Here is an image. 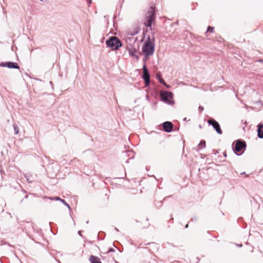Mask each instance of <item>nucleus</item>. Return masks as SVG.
<instances>
[{
  "label": "nucleus",
  "mask_w": 263,
  "mask_h": 263,
  "mask_svg": "<svg viewBox=\"0 0 263 263\" xmlns=\"http://www.w3.org/2000/svg\"><path fill=\"white\" fill-rule=\"evenodd\" d=\"M155 39L153 37L151 39L148 37L147 39L142 46V51L146 57L152 55L155 51Z\"/></svg>",
  "instance_id": "1"
},
{
  "label": "nucleus",
  "mask_w": 263,
  "mask_h": 263,
  "mask_svg": "<svg viewBox=\"0 0 263 263\" xmlns=\"http://www.w3.org/2000/svg\"><path fill=\"white\" fill-rule=\"evenodd\" d=\"M106 44L108 47L111 48L113 50H117L122 46L120 39L116 36H112L107 40Z\"/></svg>",
  "instance_id": "2"
},
{
  "label": "nucleus",
  "mask_w": 263,
  "mask_h": 263,
  "mask_svg": "<svg viewBox=\"0 0 263 263\" xmlns=\"http://www.w3.org/2000/svg\"><path fill=\"white\" fill-rule=\"evenodd\" d=\"M246 147V142L242 140L239 139L235 141V144L233 147V150L236 155L239 156L243 152Z\"/></svg>",
  "instance_id": "3"
},
{
  "label": "nucleus",
  "mask_w": 263,
  "mask_h": 263,
  "mask_svg": "<svg viewBox=\"0 0 263 263\" xmlns=\"http://www.w3.org/2000/svg\"><path fill=\"white\" fill-rule=\"evenodd\" d=\"M208 123L209 125L212 126L217 134L219 135H221L222 134V131L220 128V124L215 119L210 118L208 120Z\"/></svg>",
  "instance_id": "4"
},
{
  "label": "nucleus",
  "mask_w": 263,
  "mask_h": 263,
  "mask_svg": "<svg viewBox=\"0 0 263 263\" xmlns=\"http://www.w3.org/2000/svg\"><path fill=\"white\" fill-rule=\"evenodd\" d=\"M160 99L162 101L171 104V100L173 99V93L171 91H164L161 93Z\"/></svg>",
  "instance_id": "5"
},
{
  "label": "nucleus",
  "mask_w": 263,
  "mask_h": 263,
  "mask_svg": "<svg viewBox=\"0 0 263 263\" xmlns=\"http://www.w3.org/2000/svg\"><path fill=\"white\" fill-rule=\"evenodd\" d=\"M142 78L144 81L146 86H148L150 83V75L145 64L143 66V76Z\"/></svg>",
  "instance_id": "6"
},
{
  "label": "nucleus",
  "mask_w": 263,
  "mask_h": 263,
  "mask_svg": "<svg viewBox=\"0 0 263 263\" xmlns=\"http://www.w3.org/2000/svg\"><path fill=\"white\" fill-rule=\"evenodd\" d=\"M0 67H6L10 69H19L20 66L17 63L13 62H1Z\"/></svg>",
  "instance_id": "7"
},
{
  "label": "nucleus",
  "mask_w": 263,
  "mask_h": 263,
  "mask_svg": "<svg viewBox=\"0 0 263 263\" xmlns=\"http://www.w3.org/2000/svg\"><path fill=\"white\" fill-rule=\"evenodd\" d=\"M146 20L144 22V25L147 27L149 28L151 30L154 29L152 26H155L156 25L155 18L156 17H146Z\"/></svg>",
  "instance_id": "8"
},
{
  "label": "nucleus",
  "mask_w": 263,
  "mask_h": 263,
  "mask_svg": "<svg viewBox=\"0 0 263 263\" xmlns=\"http://www.w3.org/2000/svg\"><path fill=\"white\" fill-rule=\"evenodd\" d=\"M163 130L166 133L172 132L173 128V124L170 121L164 122L162 124Z\"/></svg>",
  "instance_id": "9"
},
{
  "label": "nucleus",
  "mask_w": 263,
  "mask_h": 263,
  "mask_svg": "<svg viewBox=\"0 0 263 263\" xmlns=\"http://www.w3.org/2000/svg\"><path fill=\"white\" fill-rule=\"evenodd\" d=\"M257 136L259 138H263V123H260L257 125Z\"/></svg>",
  "instance_id": "10"
},
{
  "label": "nucleus",
  "mask_w": 263,
  "mask_h": 263,
  "mask_svg": "<svg viewBox=\"0 0 263 263\" xmlns=\"http://www.w3.org/2000/svg\"><path fill=\"white\" fill-rule=\"evenodd\" d=\"M89 260L91 263H102L100 259L98 257L93 255L90 256Z\"/></svg>",
  "instance_id": "11"
},
{
  "label": "nucleus",
  "mask_w": 263,
  "mask_h": 263,
  "mask_svg": "<svg viewBox=\"0 0 263 263\" xmlns=\"http://www.w3.org/2000/svg\"><path fill=\"white\" fill-rule=\"evenodd\" d=\"M206 146L205 141L204 140H201L198 146L196 148V151H199L202 148H205Z\"/></svg>",
  "instance_id": "12"
},
{
  "label": "nucleus",
  "mask_w": 263,
  "mask_h": 263,
  "mask_svg": "<svg viewBox=\"0 0 263 263\" xmlns=\"http://www.w3.org/2000/svg\"><path fill=\"white\" fill-rule=\"evenodd\" d=\"M129 54L135 57L136 59H138V55L136 54L137 53V50L135 48H131L129 49L128 50Z\"/></svg>",
  "instance_id": "13"
},
{
  "label": "nucleus",
  "mask_w": 263,
  "mask_h": 263,
  "mask_svg": "<svg viewBox=\"0 0 263 263\" xmlns=\"http://www.w3.org/2000/svg\"><path fill=\"white\" fill-rule=\"evenodd\" d=\"M156 77L157 79L158 80L159 82L164 86H166L167 87H168V86L167 85L166 83L164 81V80L162 78L161 76L158 73H157Z\"/></svg>",
  "instance_id": "14"
},
{
  "label": "nucleus",
  "mask_w": 263,
  "mask_h": 263,
  "mask_svg": "<svg viewBox=\"0 0 263 263\" xmlns=\"http://www.w3.org/2000/svg\"><path fill=\"white\" fill-rule=\"evenodd\" d=\"M44 198H45V199H50L51 200H56V201H60L61 202V200H63L62 199L60 198L59 197H55L54 198H52V197H48V196H44Z\"/></svg>",
  "instance_id": "15"
},
{
  "label": "nucleus",
  "mask_w": 263,
  "mask_h": 263,
  "mask_svg": "<svg viewBox=\"0 0 263 263\" xmlns=\"http://www.w3.org/2000/svg\"><path fill=\"white\" fill-rule=\"evenodd\" d=\"M13 127L14 130V134L17 135L19 133V128L16 124L13 123Z\"/></svg>",
  "instance_id": "16"
},
{
  "label": "nucleus",
  "mask_w": 263,
  "mask_h": 263,
  "mask_svg": "<svg viewBox=\"0 0 263 263\" xmlns=\"http://www.w3.org/2000/svg\"><path fill=\"white\" fill-rule=\"evenodd\" d=\"M214 28L213 27L209 26L207 28L206 31L205 32V34L207 36V34L208 32L212 33L214 31Z\"/></svg>",
  "instance_id": "17"
},
{
  "label": "nucleus",
  "mask_w": 263,
  "mask_h": 263,
  "mask_svg": "<svg viewBox=\"0 0 263 263\" xmlns=\"http://www.w3.org/2000/svg\"><path fill=\"white\" fill-rule=\"evenodd\" d=\"M61 202L65 205L69 210H71L70 205L64 199L61 200Z\"/></svg>",
  "instance_id": "18"
},
{
  "label": "nucleus",
  "mask_w": 263,
  "mask_h": 263,
  "mask_svg": "<svg viewBox=\"0 0 263 263\" xmlns=\"http://www.w3.org/2000/svg\"><path fill=\"white\" fill-rule=\"evenodd\" d=\"M114 251H115V249L111 248L109 249V250L107 251V253H110V252H114Z\"/></svg>",
  "instance_id": "19"
},
{
  "label": "nucleus",
  "mask_w": 263,
  "mask_h": 263,
  "mask_svg": "<svg viewBox=\"0 0 263 263\" xmlns=\"http://www.w3.org/2000/svg\"><path fill=\"white\" fill-rule=\"evenodd\" d=\"M204 108L201 106H200L199 107H198V109L200 111H202L203 110Z\"/></svg>",
  "instance_id": "20"
},
{
  "label": "nucleus",
  "mask_w": 263,
  "mask_h": 263,
  "mask_svg": "<svg viewBox=\"0 0 263 263\" xmlns=\"http://www.w3.org/2000/svg\"><path fill=\"white\" fill-rule=\"evenodd\" d=\"M197 220V218H196V217H194V218H192L191 219V221H195V220Z\"/></svg>",
  "instance_id": "21"
},
{
  "label": "nucleus",
  "mask_w": 263,
  "mask_h": 263,
  "mask_svg": "<svg viewBox=\"0 0 263 263\" xmlns=\"http://www.w3.org/2000/svg\"><path fill=\"white\" fill-rule=\"evenodd\" d=\"M81 232H81V231H79L78 232V234H79V235H80V236H82V235H81Z\"/></svg>",
  "instance_id": "22"
},
{
  "label": "nucleus",
  "mask_w": 263,
  "mask_h": 263,
  "mask_svg": "<svg viewBox=\"0 0 263 263\" xmlns=\"http://www.w3.org/2000/svg\"><path fill=\"white\" fill-rule=\"evenodd\" d=\"M189 227V223H187L185 226V228H187Z\"/></svg>",
  "instance_id": "23"
},
{
  "label": "nucleus",
  "mask_w": 263,
  "mask_h": 263,
  "mask_svg": "<svg viewBox=\"0 0 263 263\" xmlns=\"http://www.w3.org/2000/svg\"><path fill=\"white\" fill-rule=\"evenodd\" d=\"M49 83H50V84L51 85L53 86V83H52V81H50V82H49Z\"/></svg>",
  "instance_id": "24"
},
{
  "label": "nucleus",
  "mask_w": 263,
  "mask_h": 263,
  "mask_svg": "<svg viewBox=\"0 0 263 263\" xmlns=\"http://www.w3.org/2000/svg\"><path fill=\"white\" fill-rule=\"evenodd\" d=\"M115 230H116L117 231H119V230H118L117 228H115Z\"/></svg>",
  "instance_id": "25"
},
{
  "label": "nucleus",
  "mask_w": 263,
  "mask_h": 263,
  "mask_svg": "<svg viewBox=\"0 0 263 263\" xmlns=\"http://www.w3.org/2000/svg\"><path fill=\"white\" fill-rule=\"evenodd\" d=\"M245 174V172H243V173H241V174Z\"/></svg>",
  "instance_id": "26"
},
{
  "label": "nucleus",
  "mask_w": 263,
  "mask_h": 263,
  "mask_svg": "<svg viewBox=\"0 0 263 263\" xmlns=\"http://www.w3.org/2000/svg\"><path fill=\"white\" fill-rule=\"evenodd\" d=\"M27 197H28V196H27V195H26V196H25V198H27Z\"/></svg>",
  "instance_id": "27"
},
{
  "label": "nucleus",
  "mask_w": 263,
  "mask_h": 263,
  "mask_svg": "<svg viewBox=\"0 0 263 263\" xmlns=\"http://www.w3.org/2000/svg\"><path fill=\"white\" fill-rule=\"evenodd\" d=\"M171 220H173V218L172 217H171Z\"/></svg>",
  "instance_id": "28"
},
{
  "label": "nucleus",
  "mask_w": 263,
  "mask_h": 263,
  "mask_svg": "<svg viewBox=\"0 0 263 263\" xmlns=\"http://www.w3.org/2000/svg\"><path fill=\"white\" fill-rule=\"evenodd\" d=\"M224 156L225 157H226V154H225L224 153Z\"/></svg>",
  "instance_id": "29"
}]
</instances>
